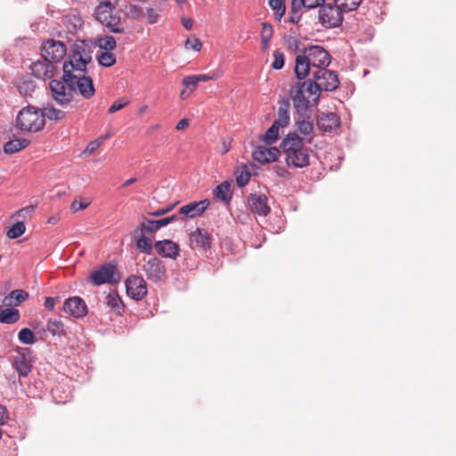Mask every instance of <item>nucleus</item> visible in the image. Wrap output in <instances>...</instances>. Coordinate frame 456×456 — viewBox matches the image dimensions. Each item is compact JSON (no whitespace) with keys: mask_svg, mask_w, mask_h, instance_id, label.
<instances>
[{"mask_svg":"<svg viewBox=\"0 0 456 456\" xmlns=\"http://www.w3.org/2000/svg\"><path fill=\"white\" fill-rule=\"evenodd\" d=\"M330 54L320 45H311L297 54L295 60V73L297 77L305 79L312 70L328 67L330 63Z\"/></svg>","mask_w":456,"mask_h":456,"instance_id":"obj_1","label":"nucleus"},{"mask_svg":"<svg viewBox=\"0 0 456 456\" xmlns=\"http://www.w3.org/2000/svg\"><path fill=\"white\" fill-rule=\"evenodd\" d=\"M281 147L289 167L302 168L309 165L308 150L304 146L303 139L297 134H287Z\"/></svg>","mask_w":456,"mask_h":456,"instance_id":"obj_2","label":"nucleus"},{"mask_svg":"<svg viewBox=\"0 0 456 456\" xmlns=\"http://www.w3.org/2000/svg\"><path fill=\"white\" fill-rule=\"evenodd\" d=\"M313 79H308V91L310 94L320 95L321 91H334L339 86L337 72L328 69L327 67L312 70Z\"/></svg>","mask_w":456,"mask_h":456,"instance_id":"obj_3","label":"nucleus"},{"mask_svg":"<svg viewBox=\"0 0 456 456\" xmlns=\"http://www.w3.org/2000/svg\"><path fill=\"white\" fill-rule=\"evenodd\" d=\"M16 126L23 132H38L45 126V116L33 106L22 108L16 118Z\"/></svg>","mask_w":456,"mask_h":456,"instance_id":"obj_4","label":"nucleus"},{"mask_svg":"<svg viewBox=\"0 0 456 456\" xmlns=\"http://www.w3.org/2000/svg\"><path fill=\"white\" fill-rule=\"evenodd\" d=\"M14 353L11 364L12 369L18 373L20 383L21 384L20 379L27 378L32 370L34 362L33 352L28 347L16 346Z\"/></svg>","mask_w":456,"mask_h":456,"instance_id":"obj_5","label":"nucleus"},{"mask_svg":"<svg viewBox=\"0 0 456 456\" xmlns=\"http://www.w3.org/2000/svg\"><path fill=\"white\" fill-rule=\"evenodd\" d=\"M115 6L106 4H98L95 9L94 15L96 20L105 26L110 32L123 33L124 28L121 23L120 15L113 13Z\"/></svg>","mask_w":456,"mask_h":456,"instance_id":"obj_6","label":"nucleus"},{"mask_svg":"<svg viewBox=\"0 0 456 456\" xmlns=\"http://www.w3.org/2000/svg\"><path fill=\"white\" fill-rule=\"evenodd\" d=\"M306 83L307 80L297 82L296 86L289 92L294 108L297 111L306 110L311 103L316 104L320 98V95L310 94L308 91V84Z\"/></svg>","mask_w":456,"mask_h":456,"instance_id":"obj_7","label":"nucleus"},{"mask_svg":"<svg viewBox=\"0 0 456 456\" xmlns=\"http://www.w3.org/2000/svg\"><path fill=\"white\" fill-rule=\"evenodd\" d=\"M141 269L151 281H163L167 278L165 264L156 256L149 258L143 257Z\"/></svg>","mask_w":456,"mask_h":456,"instance_id":"obj_8","label":"nucleus"},{"mask_svg":"<svg viewBox=\"0 0 456 456\" xmlns=\"http://www.w3.org/2000/svg\"><path fill=\"white\" fill-rule=\"evenodd\" d=\"M63 79L69 82V86H72L73 94L75 93L80 94L84 99L89 100L95 94V88L94 81L90 77L86 75L81 76H64Z\"/></svg>","mask_w":456,"mask_h":456,"instance_id":"obj_9","label":"nucleus"},{"mask_svg":"<svg viewBox=\"0 0 456 456\" xmlns=\"http://www.w3.org/2000/svg\"><path fill=\"white\" fill-rule=\"evenodd\" d=\"M318 20L325 28H337L343 21V12L335 4H322L319 9Z\"/></svg>","mask_w":456,"mask_h":456,"instance_id":"obj_10","label":"nucleus"},{"mask_svg":"<svg viewBox=\"0 0 456 456\" xmlns=\"http://www.w3.org/2000/svg\"><path fill=\"white\" fill-rule=\"evenodd\" d=\"M69 84L63 77L61 79H53L49 84L52 98L61 106L69 104L74 96L73 87Z\"/></svg>","mask_w":456,"mask_h":456,"instance_id":"obj_11","label":"nucleus"},{"mask_svg":"<svg viewBox=\"0 0 456 456\" xmlns=\"http://www.w3.org/2000/svg\"><path fill=\"white\" fill-rule=\"evenodd\" d=\"M120 278V273L118 272L116 265L106 264L94 271L88 279L94 285L100 286L104 283H117Z\"/></svg>","mask_w":456,"mask_h":456,"instance_id":"obj_12","label":"nucleus"},{"mask_svg":"<svg viewBox=\"0 0 456 456\" xmlns=\"http://www.w3.org/2000/svg\"><path fill=\"white\" fill-rule=\"evenodd\" d=\"M42 57L53 63L61 61L66 55V45L59 40L47 39L41 46Z\"/></svg>","mask_w":456,"mask_h":456,"instance_id":"obj_13","label":"nucleus"},{"mask_svg":"<svg viewBox=\"0 0 456 456\" xmlns=\"http://www.w3.org/2000/svg\"><path fill=\"white\" fill-rule=\"evenodd\" d=\"M126 293L133 299L139 301L147 295V284L144 279L138 275H130L126 280Z\"/></svg>","mask_w":456,"mask_h":456,"instance_id":"obj_14","label":"nucleus"},{"mask_svg":"<svg viewBox=\"0 0 456 456\" xmlns=\"http://www.w3.org/2000/svg\"><path fill=\"white\" fill-rule=\"evenodd\" d=\"M31 73L38 79L52 78L55 73L56 67L54 63L45 57L31 63L29 66Z\"/></svg>","mask_w":456,"mask_h":456,"instance_id":"obj_15","label":"nucleus"},{"mask_svg":"<svg viewBox=\"0 0 456 456\" xmlns=\"http://www.w3.org/2000/svg\"><path fill=\"white\" fill-rule=\"evenodd\" d=\"M62 310L75 318H80L87 314V306L80 297H71L64 301Z\"/></svg>","mask_w":456,"mask_h":456,"instance_id":"obj_16","label":"nucleus"},{"mask_svg":"<svg viewBox=\"0 0 456 456\" xmlns=\"http://www.w3.org/2000/svg\"><path fill=\"white\" fill-rule=\"evenodd\" d=\"M189 240L191 248L207 251L210 248L211 236L207 230L197 228L190 233Z\"/></svg>","mask_w":456,"mask_h":456,"instance_id":"obj_17","label":"nucleus"},{"mask_svg":"<svg viewBox=\"0 0 456 456\" xmlns=\"http://www.w3.org/2000/svg\"><path fill=\"white\" fill-rule=\"evenodd\" d=\"M248 204L252 213L266 216L271 208L268 206V199L265 194H250L248 197Z\"/></svg>","mask_w":456,"mask_h":456,"instance_id":"obj_18","label":"nucleus"},{"mask_svg":"<svg viewBox=\"0 0 456 456\" xmlns=\"http://www.w3.org/2000/svg\"><path fill=\"white\" fill-rule=\"evenodd\" d=\"M157 253L166 258L176 259L180 253V247L170 240H159L154 243Z\"/></svg>","mask_w":456,"mask_h":456,"instance_id":"obj_19","label":"nucleus"},{"mask_svg":"<svg viewBox=\"0 0 456 456\" xmlns=\"http://www.w3.org/2000/svg\"><path fill=\"white\" fill-rule=\"evenodd\" d=\"M210 202L208 200L190 202L180 208L179 214L185 218H195L200 216L208 208Z\"/></svg>","mask_w":456,"mask_h":456,"instance_id":"obj_20","label":"nucleus"},{"mask_svg":"<svg viewBox=\"0 0 456 456\" xmlns=\"http://www.w3.org/2000/svg\"><path fill=\"white\" fill-rule=\"evenodd\" d=\"M317 126L323 132H332L339 127V117L334 112H323L317 117Z\"/></svg>","mask_w":456,"mask_h":456,"instance_id":"obj_21","label":"nucleus"},{"mask_svg":"<svg viewBox=\"0 0 456 456\" xmlns=\"http://www.w3.org/2000/svg\"><path fill=\"white\" fill-rule=\"evenodd\" d=\"M280 154L281 151L276 147L257 146L253 152V158L256 161L265 164L275 161Z\"/></svg>","mask_w":456,"mask_h":456,"instance_id":"obj_22","label":"nucleus"},{"mask_svg":"<svg viewBox=\"0 0 456 456\" xmlns=\"http://www.w3.org/2000/svg\"><path fill=\"white\" fill-rule=\"evenodd\" d=\"M87 64L88 62L78 58H73L71 55L70 60L63 63V77L66 75L69 77L85 75Z\"/></svg>","mask_w":456,"mask_h":456,"instance_id":"obj_23","label":"nucleus"},{"mask_svg":"<svg viewBox=\"0 0 456 456\" xmlns=\"http://www.w3.org/2000/svg\"><path fill=\"white\" fill-rule=\"evenodd\" d=\"M71 55L73 58L81 59L88 63L92 61L90 47L84 40L76 42L73 45Z\"/></svg>","mask_w":456,"mask_h":456,"instance_id":"obj_24","label":"nucleus"},{"mask_svg":"<svg viewBox=\"0 0 456 456\" xmlns=\"http://www.w3.org/2000/svg\"><path fill=\"white\" fill-rule=\"evenodd\" d=\"M30 143V141L25 138H16L7 142L4 145V151L6 154H13L16 153L26 147H28Z\"/></svg>","mask_w":456,"mask_h":456,"instance_id":"obj_25","label":"nucleus"},{"mask_svg":"<svg viewBox=\"0 0 456 456\" xmlns=\"http://www.w3.org/2000/svg\"><path fill=\"white\" fill-rule=\"evenodd\" d=\"M28 297V293L23 291L22 289H14L4 297V304L5 305H18Z\"/></svg>","mask_w":456,"mask_h":456,"instance_id":"obj_26","label":"nucleus"},{"mask_svg":"<svg viewBox=\"0 0 456 456\" xmlns=\"http://www.w3.org/2000/svg\"><path fill=\"white\" fill-rule=\"evenodd\" d=\"M20 312L14 308H4L0 305V322L2 323L12 324L19 321Z\"/></svg>","mask_w":456,"mask_h":456,"instance_id":"obj_27","label":"nucleus"},{"mask_svg":"<svg viewBox=\"0 0 456 456\" xmlns=\"http://www.w3.org/2000/svg\"><path fill=\"white\" fill-rule=\"evenodd\" d=\"M214 196L224 202H229L232 199L231 184L227 181L223 182L213 191Z\"/></svg>","mask_w":456,"mask_h":456,"instance_id":"obj_28","label":"nucleus"},{"mask_svg":"<svg viewBox=\"0 0 456 456\" xmlns=\"http://www.w3.org/2000/svg\"><path fill=\"white\" fill-rule=\"evenodd\" d=\"M297 127L302 134L310 136V138L306 139V141L308 143H311L313 139V133L314 130V122L309 118L298 120L297 121Z\"/></svg>","mask_w":456,"mask_h":456,"instance_id":"obj_29","label":"nucleus"},{"mask_svg":"<svg viewBox=\"0 0 456 456\" xmlns=\"http://www.w3.org/2000/svg\"><path fill=\"white\" fill-rule=\"evenodd\" d=\"M42 114L45 116V119L47 118L53 121H59L65 118L66 114L64 111L54 108L53 106L48 105L44 108Z\"/></svg>","mask_w":456,"mask_h":456,"instance_id":"obj_30","label":"nucleus"},{"mask_svg":"<svg viewBox=\"0 0 456 456\" xmlns=\"http://www.w3.org/2000/svg\"><path fill=\"white\" fill-rule=\"evenodd\" d=\"M273 34V26L270 23L263 22L261 30V43L264 50H266L269 47Z\"/></svg>","mask_w":456,"mask_h":456,"instance_id":"obj_31","label":"nucleus"},{"mask_svg":"<svg viewBox=\"0 0 456 456\" xmlns=\"http://www.w3.org/2000/svg\"><path fill=\"white\" fill-rule=\"evenodd\" d=\"M362 1V0H334V3L342 12H349L356 10Z\"/></svg>","mask_w":456,"mask_h":456,"instance_id":"obj_32","label":"nucleus"},{"mask_svg":"<svg viewBox=\"0 0 456 456\" xmlns=\"http://www.w3.org/2000/svg\"><path fill=\"white\" fill-rule=\"evenodd\" d=\"M138 229L143 234L154 233L158 230H159L157 220H150L147 219L145 216L142 217V221L140 223Z\"/></svg>","mask_w":456,"mask_h":456,"instance_id":"obj_33","label":"nucleus"},{"mask_svg":"<svg viewBox=\"0 0 456 456\" xmlns=\"http://www.w3.org/2000/svg\"><path fill=\"white\" fill-rule=\"evenodd\" d=\"M153 247L151 240L143 233L136 240V248L142 253L151 254Z\"/></svg>","mask_w":456,"mask_h":456,"instance_id":"obj_34","label":"nucleus"},{"mask_svg":"<svg viewBox=\"0 0 456 456\" xmlns=\"http://www.w3.org/2000/svg\"><path fill=\"white\" fill-rule=\"evenodd\" d=\"M289 123V114L288 110V106H281L278 110V118L274 120L273 124L276 125L277 126L285 127Z\"/></svg>","mask_w":456,"mask_h":456,"instance_id":"obj_35","label":"nucleus"},{"mask_svg":"<svg viewBox=\"0 0 456 456\" xmlns=\"http://www.w3.org/2000/svg\"><path fill=\"white\" fill-rule=\"evenodd\" d=\"M235 175H236V183H237L238 186H240V187L245 186L248 183L250 176H251V175L246 166H242V167H239L236 170Z\"/></svg>","mask_w":456,"mask_h":456,"instance_id":"obj_36","label":"nucleus"},{"mask_svg":"<svg viewBox=\"0 0 456 456\" xmlns=\"http://www.w3.org/2000/svg\"><path fill=\"white\" fill-rule=\"evenodd\" d=\"M270 7L274 11L275 19L281 20L285 14L286 7L284 0H269Z\"/></svg>","mask_w":456,"mask_h":456,"instance_id":"obj_37","label":"nucleus"},{"mask_svg":"<svg viewBox=\"0 0 456 456\" xmlns=\"http://www.w3.org/2000/svg\"><path fill=\"white\" fill-rule=\"evenodd\" d=\"M26 231L23 221L18 220L7 232L10 239H17L20 237Z\"/></svg>","mask_w":456,"mask_h":456,"instance_id":"obj_38","label":"nucleus"},{"mask_svg":"<svg viewBox=\"0 0 456 456\" xmlns=\"http://www.w3.org/2000/svg\"><path fill=\"white\" fill-rule=\"evenodd\" d=\"M46 327L48 331L53 336L65 335L64 325L61 321L49 320Z\"/></svg>","mask_w":456,"mask_h":456,"instance_id":"obj_39","label":"nucleus"},{"mask_svg":"<svg viewBox=\"0 0 456 456\" xmlns=\"http://www.w3.org/2000/svg\"><path fill=\"white\" fill-rule=\"evenodd\" d=\"M279 130L280 127L273 124L265 134L263 141L269 145L274 143L279 138Z\"/></svg>","mask_w":456,"mask_h":456,"instance_id":"obj_40","label":"nucleus"},{"mask_svg":"<svg viewBox=\"0 0 456 456\" xmlns=\"http://www.w3.org/2000/svg\"><path fill=\"white\" fill-rule=\"evenodd\" d=\"M96 44L100 48H102L107 52L115 49V47L117 45L115 38L111 36L99 37L97 39Z\"/></svg>","mask_w":456,"mask_h":456,"instance_id":"obj_41","label":"nucleus"},{"mask_svg":"<svg viewBox=\"0 0 456 456\" xmlns=\"http://www.w3.org/2000/svg\"><path fill=\"white\" fill-rule=\"evenodd\" d=\"M18 338L21 343L27 345H32L37 341L35 334L28 328L21 329L18 334Z\"/></svg>","mask_w":456,"mask_h":456,"instance_id":"obj_42","label":"nucleus"},{"mask_svg":"<svg viewBox=\"0 0 456 456\" xmlns=\"http://www.w3.org/2000/svg\"><path fill=\"white\" fill-rule=\"evenodd\" d=\"M106 304L116 310L122 308V302L117 291H111L106 296Z\"/></svg>","mask_w":456,"mask_h":456,"instance_id":"obj_43","label":"nucleus"},{"mask_svg":"<svg viewBox=\"0 0 456 456\" xmlns=\"http://www.w3.org/2000/svg\"><path fill=\"white\" fill-rule=\"evenodd\" d=\"M98 61L103 67H111L116 62V57L110 52H104L98 56Z\"/></svg>","mask_w":456,"mask_h":456,"instance_id":"obj_44","label":"nucleus"},{"mask_svg":"<svg viewBox=\"0 0 456 456\" xmlns=\"http://www.w3.org/2000/svg\"><path fill=\"white\" fill-rule=\"evenodd\" d=\"M34 210V206H27L16 211L13 216H16L18 219H21L24 222L26 219H30L32 217Z\"/></svg>","mask_w":456,"mask_h":456,"instance_id":"obj_45","label":"nucleus"},{"mask_svg":"<svg viewBox=\"0 0 456 456\" xmlns=\"http://www.w3.org/2000/svg\"><path fill=\"white\" fill-rule=\"evenodd\" d=\"M184 47L186 49H192L195 52H200L202 48V42L196 37H188L184 42Z\"/></svg>","mask_w":456,"mask_h":456,"instance_id":"obj_46","label":"nucleus"},{"mask_svg":"<svg viewBox=\"0 0 456 456\" xmlns=\"http://www.w3.org/2000/svg\"><path fill=\"white\" fill-rule=\"evenodd\" d=\"M103 137H100L94 141H92L90 142L87 146L86 147V149L83 151V155L84 156H89L91 155L92 153H94L100 146L101 144L103 142Z\"/></svg>","mask_w":456,"mask_h":456,"instance_id":"obj_47","label":"nucleus"},{"mask_svg":"<svg viewBox=\"0 0 456 456\" xmlns=\"http://www.w3.org/2000/svg\"><path fill=\"white\" fill-rule=\"evenodd\" d=\"M273 59L272 68L274 69H282L284 66V54L279 51H274Z\"/></svg>","mask_w":456,"mask_h":456,"instance_id":"obj_48","label":"nucleus"},{"mask_svg":"<svg viewBox=\"0 0 456 456\" xmlns=\"http://www.w3.org/2000/svg\"><path fill=\"white\" fill-rule=\"evenodd\" d=\"M128 103L129 101L125 98L118 99L112 103V105L109 108L108 112L110 114H113L116 111L120 110L121 109L128 105Z\"/></svg>","mask_w":456,"mask_h":456,"instance_id":"obj_49","label":"nucleus"},{"mask_svg":"<svg viewBox=\"0 0 456 456\" xmlns=\"http://www.w3.org/2000/svg\"><path fill=\"white\" fill-rule=\"evenodd\" d=\"M146 17H147V22L149 24L156 23L159 18V10L154 9V8H147L146 9Z\"/></svg>","mask_w":456,"mask_h":456,"instance_id":"obj_50","label":"nucleus"},{"mask_svg":"<svg viewBox=\"0 0 456 456\" xmlns=\"http://www.w3.org/2000/svg\"><path fill=\"white\" fill-rule=\"evenodd\" d=\"M325 0H300V5H303L306 9H314L318 6L324 4Z\"/></svg>","mask_w":456,"mask_h":456,"instance_id":"obj_51","label":"nucleus"},{"mask_svg":"<svg viewBox=\"0 0 456 456\" xmlns=\"http://www.w3.org/2000/svg\"><path fill=\"white\" fill-rule=\"evenodd\" d=\"M183 84L186 87L191 88V90L192 91L197 87L199 82H198L196 76L193 75V76H188V77H183Z\"/></svg>","mask_w":456,"mask_h":456,"instance_id":"obj_52","label":"nucleus"},{"mask_svg":"<svg viewBox=\"0 0 456 456\" xmlns=\"http://www.w3.org/2000/svg\"><path fill=\"white\" fill-rule=\"evenodd\" d=\"M88 206H89V202L74 200L71 203V209L74 212H77L78 210L86 209Z\"/></svg>","mask_w":456,"mask_h":456,"instance_id":"obj_53","label":"nucleus"},{"mask_svg":"<svg viewBox=\"0 0 456 456\" xmlns=\"http://www.w3.org/2000/svg\"><path fill=\"white\" fill-rule=\"evenodd\" d=\"M197 79H198V82H205V81H208V80H216L218 78V75L216 74V73H213L211 75H207V74H200V75H195Z\"/></svg>","mask_w":456,"mask_h":456,"instance_id":"obj_54","label":"nucleus"},{"mask_svg":"<svg viewBox=\"0 0 456 456\" xmlns=\"http://www.w3.org/2000/svg\"><path fill=\"white\" fill-rule=\"evenodd\" d=\"M175 219H176V216H175V215H173V216H167V217H165V218H162V219L157 220V223H158L159 228L160 229L161 227H163V226H166V225L169 224L170 223H172V222H173V221H175Z\"/></svg>","mask_w":456,"mask_h":456,"instance_id":"obj_55","label":"nucleus"},{"mask_svg":"<svg viewBox=\"0 0 456 456\" xmlns=\"http://www.w3.org/2000/svg\"><path fill=\"white\" fill-rule=\"evenodd\" d=\"M8 419L9 416L6 408L0 404V426L4 425Z\"/></svg>","mask_w":456,"mask_h":456,"instance_id":"obj_56","label":"nucleus"},{"mask_svg":"<svg viewBox=\"0 0 456 456\" xmlns=\"http://www.w3.org/2000/svg\"><path fill=\"white\" fill-rule=\"evenodd\" d=\"M57 300H58L57 297H45V307L46 309H48L49 311H53Z\"/></svg>","mask_w":456,"mask_h":456,"instance_id":"obj_57","label":"nucleus"},{"mask_svg":"<svg viewBox=\"0 0 456 456\" xmlns=\"http://www.w3.org/2000/svg\"><path fill=\"white\" fill-rule=\"evenodd\" d=\"M181 22L183 26V28L187 30H191L193 27V20L191 19V18H188V17H182L181 18Z\"/></svg>","mask_w":456,"mask_h":456,"instance_id":"obj_58","label":"nucleus"},{"mask_svg":"<svg viewBox=\"0 0 456 456\" xmlns=\"http://www.w3.org/2000/svg\"><path fill=\"white\" fill-rule=\"evenodd\" d=\"M172 208H173V207L159 208L158 210H156V211H154V212H151V213H149V215H150V216H164V215H166L167 213H168Z\"/></svg>","mask_w":456,"mask_h":456,"instance_id":"obj_59","label":"nucleus"},{"mask_svg":"<svg viewBox=\"0 0 456 456\" xmlns=\"http://www.w3.org/2000/svg\"><path fill=\"white\" fill-rule=\"evenodd\" d=\"M190 123H189V120L187 118H183L181 119L177 125H176V129L177 130H184L186 129L188 126H189Z\"/></svg>","mask_w":456,"mask_h":456,"instance_id":"obj_60","label":"nucleus"},{"mask_svg":"<svg viewBox=\"0 0 456 456\" xmlns=\"http://www.w3.org/2000/svg\"><path fill=\"white\" fill-rule=\"evenodd\" d=\"M99 2V4H106L110 6H115L118 0H97Z\"/></svg>","mask_w":456,"mask_h":456,"instance_id":"obj_61","label":"nucleus"},{"mask_svg":"<svg viewBox=\"0 0 456 456\" xmlns=\"http://www.w3.org/2000/svg\"><path fill=\"white\" fill-rule=\"evenodd\" d=\"M136 182V178H129L123 184L122 187H127Z\"/></svg>","mask_w":456,"mask_h":456,"instance_id":"obj_62","label":"nucleus"},{"mask_svg":"<svg viewBox=\"0 0 456 456\" xmlns=\"http://www.w3.org/2000/svg\"><path fill=\"white\" fill-rule=\"evenodd\" d=\"M229 150H230V142H226L225 141H224L222 153L224 154V153L228 152Z\"/></svg>","mask_w":456,"mask_h":456,"instance_id":"obj_63","label":"nucleus"},{"mask_svg":"<svg viewBox=\"0 0 456 456\" xmlns=\"http://www.w3.org/2000/svg\"><path fill=\"white\" fill-rule=\"evenodd\" d=\"M148 110V107L146 105L144 106H142L140 109H139V114L140 115H142L144 114L146 111Z\"/></svg>","mask_w":456,"mask_h":456,"instance_id":"obj_64","label":"nucleus"}]
</instances>
